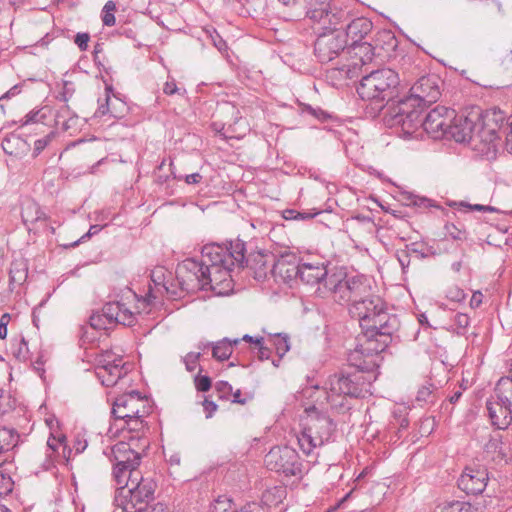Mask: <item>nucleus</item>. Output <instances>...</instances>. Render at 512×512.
Listing matches in <instances>:
<instances>
[{"mask_svg":"<svg viewBox=\"0 0 512 512\" xmlns=\"http://www.w3.org/2000/svg\"><path fill=\"white\" fill-rule=\"evenodd\" d=\"M245 252V243L239 239L229 242V245L207 244L202 248L200 261L186 259L178 265L177 279L187 292L210 289L223 294L230 288V273L235 266L243 267L246 262L257 280L271 274L275 262L273 254L257 252L246 258Z\"/></svg>","mask_w":512,"mask_h":512,"instance_id":"1","label":"nucleus"},{"mask_svg":"<svg viewBox=\"0 0 512 512\" xmlns=\"http://www.w3.org/2000/svg\"><path fill=\"white\" fill-rule=\"evenodd\" d=\"M307 17L318 32L314 43V54L321 63L331 62L337 57H346L347 40L341 30L348 21V13L328 3L310 8Z\"/></svg>","mask_w":512,"mask_h":512,"instance_id":"2","label":"nucleus"},{"mask_svg":"<svg viewBox=\"0 0 512 512\" xmlns=\"http://www.w3.org/2000/svg\"><path fill=\"white\" fill-rule=\"evenodd\" d=\"M364 298L350 306L351 316L358 319L363 334L368 337L391 340L393 333L399 328L398 318L396 315L389 314L383 301L371 291L368 297Z\"/></svg>","mask_w":512,"mask_h":512,"instance_id":"3","label":"nucleus"},{"mask_svg":"<svg viewBox=\"0 0 512 512\" xmlns=\"http://www.w3.org/2000/svg\"><path fill=\"white\" fill-rule=\"evenodd\" d=\"M400 79L396 71L390 68H381L363 76L357 93L370 102V116L376 117L385 106L399 93Z\"/></svg>","mask_w":512,"mask_h":512,"instance_id":"4","label":"nucleus"},{"mask_svg":"<svg viewBox=\"0 0 512 512\" xmlns=\"http://www.w3.org/2000/svg\"><path fill=\"white\" fill-rule=\"evenodd\" d=\"M116 489L114 504L123 512H144L154 500L157 487L150 477H144L141 472H132Z\"/></svg>","mask_w":512,"mask_h":512,"instance_id":"5","label":"nucleus"},{"mask_svg":"<svg viewBox=\"0 0 512 512\" xmlns=\"http://www.w3.org/2000/svg\"><path fill=\"white\" fill-rule=\"evenodd\" d=\"M148 446V439L138 436L129 438L128 441H120L110 448V453H106V455L114 462L112 475L117 484H122L132 472H140L138 466L141 455Z\"/></svg>","mask_w":512,"mask_h":512,"instance_id":"6","label":"nucleus"},{"mask_svg":"<svg viewBox=\"0 0 512 512\" xmlns=\"http://www.w3.org/2000/svg\"><path fill=\"white\" fill-rule=\"evenodd\" d=\"M369 280L363 275L348 276L343 270L331 273L324 283V293L331 294L338 303L350 306L368 297Z\"/></svg>","mask_w":512,"mask_h":512,"instance_id":"7","label":"nucleus"},{"mask_svg":"<svg viewBox=\"0 0 512 512\" xmlns=\"http://www.w3.org/2000/svg\"><path fill=\"white\" fill-rule=\"evenodd\" d=\"M414 98L400 100L389 106L384 122L390 127H399V135L404 139L418 138L422 135V111Z\"/></svg>","mask_w":512,"mask_h":512,"instance_id":"8","label":"nucleus"},{"mask_svg":"<svg viewBox=\"0 0 512 512\" xmlns=\"http://www.w3.org/2000/svg\"><path fill=\"white\" fill-rule=\"evenodd\" d=\"M307 411V425L297 436V441L302 452L310 455L315 448L332 440L336 425L328 415L318 412L315 407Z\"/></svg>","mask_w":512,"mask_h":512,"instance_id":"9","label":"nucleus"},{"mask_svg":"<svg viewBox=\"0 0 512 512\" xmlns=\"http://www.w3.org/2000/svg\"><path fill=\"white\" fill-rule=\"evenodd\" d=\"M390 342L391 340L362 334L357 338L356 347L348 353L347 361L359 372L373 371L377 366L378 355L387 348Z\"/></svg>","mask_w":512,"mask_h":512,"instance_id":"10","label":"nucleus"},{"mask_svg":"<svg viewBox=\"0 0 512 512\" xmlns=\"http://www.w3.org/2000/svg\"><path fill=\"white\" fill-rule=\"evenodd\" d=\"M266 467L285 476H299L302 473V464L295 449L283 446L273 447L265 456Z\"/></svg>","mask_w":512,"mask_h":512,"instance_id":"11","label":"nucleus"},{"mask_svg":"<svg viewBox=\"0 0 512 512\" xmlns=\"http://www.w3.org/2000/svg\"><path fill=\"white\" fill-rule=\"evenodd\" d=\"M366 381L364 377L359 373L350 375H332L329 377L326 386L324 388L326 393V400L329 402L331 397L334 395L350 396V397H361L366 391Z\"/></svg>","mask_w":512,"mask_h":512,"instance_id":"12","label":"nucleus"},{"mask_svg":"<svg viewBox=\"0 0 512 512\" xmlns=\"http://www.w3.org/2000/svg\"><path fill=\"white\" fill-rule=\"evenodd\" d=\"M480 112H471L467 116L456 117L451 122L449 134L456 142H469L477 144L480 141V134L478 135V129L480 128L479 120Z\"/></svg>","mask_w":512,"mask_h":512,"instance_id":"13","label":"nucleus"},{"mask_svg":"<svg viewBox=\"0 0 512 512\" xmlns=\"http://www.w3.org/2000/svg\"><path fill=\"white\" fill-rule=\"evenodd\" d=\"M454 115L455 110L444 106H437L428 112L423 119L422 130L434 139L448 136Z\"/></svg>","mask_w":512,"mask_h":512,"instance_id":"14","label":"nucleus"},{"mask_svg":"<svg viewBox=\"0 0 512 512\" xmlns=\"http://www.w3.org/2000/svg\"><path fill=\"white\" fill-rule=\"evenodd\" d=\"M478 121L480 141L487 145L493 144L495 140L504 136L505 127L510 122L505 123V114L499 109H491L484 114L480 113Z\"/></svg>","mask_w":512,"mask_h":512,"instance_id":"15","label":"nucleus"},{"mask_svg":"<svg viewBox=\"0 0 512 512\" xmlns=\"http://www.w3.org/2000/svg\"><path fill=\"white\" fill-rule=\"evenodd\" d=\"M147 414L146 400L136 391L123 394L113 402L112 415L116 421H124L136 415Z\"/></svg>","mask_w":512,"mask_h":512,"instance_id":"16","label":"nucleus"},{"mask_svg":"<svg viewBox=\"0 0 512 512\" xmlns=\"http://www.w3.org/2000/svg\"><path fill=\"white\" fill-rule=\"evenodd\" d=\"M441 79L435 75H427L419 78L410 89V96L418 105H430L435 103L440 95Z\"/></svg>","mask_w":512,"mask_h":512,"instance_id":"17","label":"nucleus"},{"mask_svg":"<svg viewBox=\"0 0 512 512\" xmlns=\"http://www.w3.org/2000/svg\"><path fill=\"white\" fill-rule=\"evenodd\" d=\"M300 260L296 254L288 252L275 259L271 276L276 282L291 285L298 280Z\"/></svg>","mask_w":512,"mask_h":512,"instance_id":"18","label":"nucleus"},{"mask_svg":"<svg viewBox=\"0 0 512 512\" xmlns=\"http://www.w3.org/2000/svg\"><path fill=\"white\" fill-rule=\"evenodd\" d=\"M330 275L324 262H300L298 279L307 285H318L317 292L322 297L327 295L323 292L324 283Z\"/></svg>","mask_w":512,"mask_h":512,"instance_id":"19","label":"nucleus"},{"mask_svg":"<svg viewBox=\"0 0 512 512\" xmlns=\"http://www.w3.org/2000/svg\"><path fill=\"white\" fill-rule=\"evenodd\" d=\"M488 481V473L485 469H474L467 467L459 477L457 484L459 489L466 494H481Z\"/></svg>","mask_w":512,"mask_h":512,"instance_id":"20","label":"nucleus"},{"mask_svg":"<svg viewBox=\"0 0 512 512\" xmlns=\"http://www.w3.org/2000/svg\"><path fill=\"white\" fill-rule=\"evenodd\" d=\"M374 57V48L368 42H352L350 46L346 47V59L351 60L347 65H343L341 70L347 67V72L350 73L352 69L369 64Z\"/></svg>","mask_w":512,"mask_h":512,"instance_id":"21","label":"nucleus"},{"mask_svg":"<svg viewBox=\"0 0 512 512\" xmlns=\"http://www.w3.org/2000/svg\"><path fill=\"white\" fill-rule=\"evenodd\" d=\"M486 407L492 424L501 430L508 428L512 422V407L502 404L500 400L491 396Z\"/></svg>","mask_w":512,"mask_h":512,"instance_id":"22","label":"nucleus"},{"mask_svg":"<svg viewBox=\"0 0 512 512\" xmlns=\"http://www.w3.org/2000/svg\"><path fill=\"white\" fill-rule=\"evenodd\" d=\"M108 323L132 326L135 322V315L124 304L115 301L106 303L102 310Z\"/></svg>","mask_w":512,"mask_h":512,"instance_id":"23","label":"nucleus"},{"mask_svg":"<svg viewBox=\"0 0 512 512\" xmlns=\"http://www.w3.org/2000/svg\"><path fill=\"white\" fill-rule=\"evenodd\" d=\"M130 370L131 364L121 361L115 365L105 368L104 370L97 371L96 375L104 386L110 387L116 385L118 381L124 378Z\"/></svg>","mask_w":512,"mask_h":512,"instance_id":"24","label":"nucleus"},{"mask_svg":"<svg viewBox=\"0 0 512 512\" xmlns=\"http://www.w3.org/2000/svg\"><path fill=\"white\" fill-rule=\"evenodd\" d=\"M372 22L365 17H358L346 24V40L351 39L352 42L362 41L372 30Z\"/></svg>","mask_w":512,"mask_h":512,"instance_id":"25","label":"nucleus"},{"mask_svg":"<svg viewBox=\"0 0 512 512\" xmlns=\"http://www.w3.org/2000/svg\"><path fill=\"white\" fill-rule=\"evenodd\" d=\"M3 151L11 156L21 158L30 151V144L20 135L11 133L2 141Z\"/></svg>","mask_w":512,"mask_h":512,"instance_id":"26","label":"nucleus"},{"mask_svg":"<svg viewBox=\"0 0 512 512\" xmlns=\"http://www.w3.org/2000/svg\"><path fill=\"white\" fill-rule=\"evenodd\" d=\"M151 282L149 284L148 293L146 294L147 301L150 303L157 299L159 295L164 292H168V288L165 283V270L163 267H157L151 271Z\"/></svg>","mask_w":512,"mask_h":512,"instance_id":"27","label":"nucleus"},{"mask_svg":"<svg viewBox=\"0 0 512 512\" xmlns=\"http://www.w3.org/2000/svg\"><path fill=\"white\" fill-rule=\"evenodd\" d=\"M239 343L240 338L230 339L227 337L214 342L212 345V357L220 362L228 360L233 353V347Z\"/></svg>","mask_w":512,"mask_h":512,"instance_id":"28","label":"nucleus"},{"mask_svg":"<svg viewBox=\"0 0 512 512\" xmlns=\"http://www.w3.org/2000/svg\"><path fill=\"white\" fill-rule=\"evenodd\" d=\"M493 396L502 404L512 407V378L502 377L496 384Z\"/></svg>","mask_w":512,"mask_h":512,"instance_id":"29","label":"nucleus"},{"mask_svg":"<svg viewBox=\"0 0 512 512\" xmlns=\"http://www.w3.org/2000/svg\"><path fill=\"white\" fill-rule=\"evenodd\" d=\"M145 416L146 415H136L123 421L124 424L122 426V429H127L128 432L131 434L128 437V439L137 438L138 436L141 437L142 439H147L145 437Z\"/></svg>","mask_w":512,"mask_h":512,"instance_id":"30","label":"nucleus"},{"mask_svg":"<svg viewBox=\"0 0 512 512\" xmlns=\"http://www.w3.org/2000/svg\"><path fill=\"white\" fill-rule=\"evenodd\" d=\"M268 342L275 349L276 354L283 358V356L290 350L289 336L283 333H276L270 335Z\"/></svg>","mask_w":512,"mask_h":512,"instance_id":"31","label":"nucleus"},{"mask_svg":"<svg viewBox=\"0 0 512 512\" xmlns=\"http://www.w3.org/2000/svg\"><path fill=\"white\" fill-rule=\"evenodd\" d=\"M21 215L25 224L45 219V214L40 210L38 204L34 202L27 203L23 208Z\"/></svg>","mask_w":512,"mask_h":512,"instance_id":"32","label":"nucleus"},{"mask_svg":"<svg viewBox=\"0 0 512 512\" xmlns=\"http://www.w3.org/2000/svg\"><path fill=\"white\" fill-rule=\"evenodd\" d=\"M121 361L122 358L120 356L115 355L112 351H103L97 354L94 359L96 365V372L99 370H104L105 368L115 365Z\"/></svg>","mask_w":512,"mask_h":512,"instance_id":"33","label":"nucleus"},{"mask_svg":"<svg viewBox=\"0 0 512 512\" xmlns=\"http://www.w3.org/2000/svg\"><path fill=\"white\" fill-rule=\"evenodd\" d=\"M10 282L22 284L27 279V267L22 261H15L11 264L10 268Z\"/></svg>","mask_w":512,"mask_h":512,"instance_id":"34","label":"nucleus"},{"mask_svg":"<svg viewBox=\"0 0 512 512\" xmlns=\"http://www.w3.org/2000/svg\"><path fill=\"white\" fill-rule=\"evenodd\" d=\"M286 494V490L283 487H274L272 489L266 490L263 493L262 499L263 502L268 506H277L282 502L284 496Z\"/></svg>","mask_w":512,"mask_h":512,"instance_id":"35","label":"nucleus"},{"mask_svg":"<svg viewBox=\"0 0 512 512\" xmlns=\"http://www.w3.org/2000/svg\"><path fill=\"white\" fill-rule=\"evenodd\" d=\"M18 435L12 429L0 428V454L9 451L14 447Z\"/></svg>","mask_w":512,"mask_h":512,"instance_id":"36","label":"nucleus"},{"mask_svg":"<svg viewBox=\"0 0 512 512\" xmlns=\"http://www.w3.org/2000/svg\"><path fill=\"white\" fill-rule=\"evenodd\" d=\"M14 482L4 468V464L0 463V497L6 496L13 490Z\"/></svg>","mask_w":512,"mask_h":512,"instance_id":"37","label":"nucleus"},{"mask_svg":"<svg viewBox=\"0 0 512 512\" xmlns=\"http://www.w3.org/2000/svg\"><path fill=\"white\" fill-rule=\"evenodd\" d=\"M441 512H478V509L469 502L453 501L446 504Z\"/></svg>","mask_w":512,"mask_h":512,"instance_id":"38","label":"nucleus"},{"mask_svg":"<svg viewBox=\"0 0 512 512\" xmlns=\"http://www.w3.org/2000/svg\"><path fill=\"white\" fill-rule=\"evenodd\" d=\"M90 326L96 330H107L111 323H108V319L104 316L101 311L94 312L89 318Z\"/></svg>","mask_w":512,"mask_h":512,"instance_id":"39","label":"nucleus"},{"mask_svg":"<svg viewBox=\"0 0 512 512\" xmlns=\"http://www.w3.org/2000/svg\"><path fill=\"white\" fill-rule=\"evenodd\" d=\"M453 323L456 326L455 331L458 335H464L470 324V318L465 313H457L453 318Z\"/></svg>","mask_w":512,"mask_h":512,"instance_id":"40","label":"nucleus"},{"mask_svg":"<svg viewBox=\"0 0 512 512\" xmlns=\"http://www.w3.org/2000/svg\"><path fill=\"white\" fill-rule=\"evenodd\" d=\"M203 371V368H199V373L194 378V384L197 389V391L200 392H207L211 388V379L210 377L206 375H201V372Z\"/></svg>","mask_w":512,"mask_h":512,"instance_id":"41","label":"nucleus"},{"mask_svg":"<svg viewBox=\"0 0 512 512\" xmlns=\"http://www.w3.org/2000/svg\"><path fill=\"white\" fill-rule=\"evenodd\" d=\"M454 206L456 207H463L467 208L470 211H478V212H497L498 210L490 205H481V204H469L467 202L461 201V202H454Z\"/></svg>","mask_w":512,"mask_h":512,"instance_id":"42","label":"nucleus"},{"mask_svg":"<svg viewBox=\"0 0 512 512\" xmlns=\"http://www.w3.org/2000/svg\"><path fill=\"white\" fill-rule=\"evenodd\" d=\"M201 352H189L183 357V362L185 364L186 369L189 372H192L197 367V363L200 359Z\"/></svg>","mask_w":512,"mask_h":512,"instance_id":"43","label":"nucleus"},{"mask_svg":"<svg viewBox=\"0 0 512 512\" xmlns=\"http://www.w3.org/2000/svg\"><path fill=\"white\" fill-rule=\"evenodd\" d=\"M446 297L453 302L459 303L462 302L466 298V293L463 289L453 286L450 287L446 292Z\"/></svg>","mask_w":512,"mask_h":512,"instance_id":"44","label":"nucleus"},{"mask_svg":"<svg viewBox=\"0 0 512 512\" xmlns=\"http://www.w3.org/2000/svg\"><path fill=\"white\" fill-rule=\"evenodd\" d=\"M232 501L226 496H220L213 505L212 512H228L231 509Z\"/></svg>","mask_w":512,"mask_h":512,"instance_id":"45","label":"nucleus"},{"mask_svg":"<svg viewBox=\"0 0 512 512\" xmlns=\"http://www.w3.org/2000/svg\"><path fill=\"white\" fill-rule=\"evenodd\" d=\"M433 391L434 386L432 384L422 386L417 392L416 400L424 403L431 401Z\"/></svg>","mask_w":512,"mask_h":512,"instance_id":"46","label":"nucleus"},{"mask_svg":"<svg viewBox=\"0 0 512 512\" xmlns=\"http://www.w3.org/2000/svg\"><path fill=\"white\" fill-rule=\"evenodd\" d=\"M249 14L258 13L265 6V0H241Z\"/></svg>","mask_w":512,"mask_h":512,"instance_id":"47","label":"nucleus"},{"mask_svg":"<svg viewBox=\"0 0 512 512\" xmlns=\"http://www.w3.org/2000/svg\"><path fill=\"white\" fill-rule=\"evenodd\" d=\"M446 233L454 240H463L466 238V231L458 228L456 225L450 223L445 225Z\"/></svg>","mask_w":512,"mask_h":512,"instance_id":"48","label":"nucleus"},{"mask_svg":"<svg viewBox=\"0 0 512 512\" xmlns=\"http://www.w3.org/2000/svg\"><path fill=\"white\" fill-rule=\"evenodd\" d=\"M52 138L53 134L51 133L41 139L36 140L34 143L33 156L37 157L48 146Z\"/></svg>","mask_w":512,"mask_h":512,"instance_id":"49","label":"nucleus"},{"mask_svg":"<svg viewBox=\"0 0 512 512\" xmlns=\"http://www.w3.org/2000/svg\"><path fill=\"white\" fill-rule=\"evenodd\" d=\"M320 212L316 211L314 213H301L295 210L289 209L285 211L284 217L285 219H311L318 215Z\"/></svg>","mask_w":512,"mask_h":512,"instance_id":"50","label":"nucleus"},{"mask_svg":"<svg viewBox=\"0 0 512 512\" xmlns=\"http://www.w3.org/2000/svg\"><path fill=\"white\" fill-rule=\"evenodd\" d=\"M27 353H28V344L25 341L24 338H22L18 342V348L17 350L13 351V355L19 360V361H25L27 359Z\"/></svg>","mask_w":512,"mask_h":512,"instance_id":"51","label":"nucleus"},{"mask_svg":"<svg viewBox=\"0 0 512 512\" xmlns=\"http://www.w3.org/2000/svg\"><path fill=\"white\" fill-rule=\"evenodd\" d=\"M406 200L408 201L407 205H414L419 207L431 206V201L429 199L422 198L413 194H408Z\"/></svg>","mask_w":512,"mask_h":512,"instance_id":"52","label":"nucleus"},{"mask_svg":"<svg viewBox=\"0 0 512 512\" xmlns=\"http://www.w3.org/2000/svg\"><path fill=\"white\" fill-rule=\"evenodd\" d=\"M43 118H44V116L40 115L39 110H32L27 115H25L23 120H21V125L25 126L30 123L42 122Z\"/></svg>","mask_w":512,"mask_h":512,"instance_id":"53","label":"nucleus"},{"mask_svg":"<svg viewBox=\"0 0 512 512\" xmlns=\"http://www.w3.org/2000/svg\"><path fill=\"white\" fill-rule=\"evenodd\" d=\"M215 389L220 394V398H226L232 392V386L226 381H218Z\"/></svg>","mask_w":512,"mask_h":512,"instance_id":"54","label":"nucleus"},{"mask_svg":"<svg viewBox=\"0 0 512 512\" xmlns=\"http://www.w3.org/2000/svg\"><path fill=\"white\" fill-rule=\"evenodd\" d=\"M89 39L90 36L88 33H77L74 42L81 51H85L88 47Z\"/></svg>","mask_w":512,"mask_h":512,"instance_id":"55","label":"nucleus"},{"mask_svg":"<svg viewBox=\"0 0 512 512\" xmlns=\"http://www.w3.org/2000/svg\"><path fill=\"white\" fill-rule=\"evenodd\" d=\"M256 347L258 348L257 356L259 360H268L271 357L272 351L265 345L264 339L262 340V344H258Z\"/></svg>","mask_w":512,"mask_h":512,"instance_id":"56","label":"nucleus"},{"mask_svg":"<svg viewBox=\"0 0 512 512\" xmlns=\"http://www.w3.org/2000/svg\"><path fill=\"white\" fill-rule=\"evenodd\" d=\"M11 320L9 313H4L0 318V339L7 337V326Z\"/></svg>","mask_w":512,"mask_h":512,"instance_id":"57","label":"nucleus"},{"mask_svg":"<svg viewBox=\"0 0 512 512\" xmlns=\"http://www.w3.org/2000/svg\"><path fill=\"white\" fill-rule=\"evenodd\" d=\"M504 136L506 149L512 154V120L506 125Z\"/></svg>","mask_w":512,"mask_h":512,"instance_id":"58","label":"nucleus"},{"mask_svg":"<svg viewBox=\"0 0 512 512\" xmlns=\"http://www.w3.org/2000/svg\"><path fill=\"white\" fill-rule=\"evenodd\" d=\"M179 90L180 89L177 87L174 79H172L171 81H167L163 87V92L166 95H174L176 93H179Z\"/></svg>","mask_w":512,"mask_h":512,"instance_id":"59","label":"nucleus"},{"mask_svg":"<svg viewBox=\"0 0 512 512\" xmlns=\"http://www.w3.org/2000/svg\"><path fill=\"white\" fill-rule=\"evenodd\" d=\"M100 230H101V226L100 225H92V226H90L89 231L85 235H83L79 240H77L74 243H72L71 246L72 247L77 246L79 244V242L83 241L86 238L91 237L92 235L97 234Z\"/></svg>","mask_w":512,"mask_h":512,"instance_id":"60","label":"nucleus"},{"mask_svg":"<svg viewBox=\"0 0 512 512\" xmlns=\"http://www.w3.org/2000/svg\"><path fill=\"white\" fill-rule=\"evenodd\" d=\"M203 409L206 413V418H211L213 413L217 410V405L213 401L206 399L203 402Z\"/></svg>","mask_w":512,"mask_h":512,"instance_id":"61","label":"nucleus"},{"mask_svg":"<svg viewBox=\"0 0 512 512\" xmlns=\"http://www.w3.org/2000/svg\"><path fill=\"white\" fill-rule=\"evenodd\" d=\"M486 450L501 453V441L497 438H492L486 444Z\"/></svg>","mask_w":512,"mask_h":512,"instance_id":"62","label":"nucleus"},{"mask_svg":"<svg viewBox=\"0 0 512 512\" xmlns=\"http://www.w3.org/2000/svg\"><path fill=\"white\" fill-rule=\"evenodd\" d=\"M21 89L19 85H14L7 92H5L2 96H0V101L10 99L20 93Z\"/></svg>","mask_w":512,"mask_h":512,"instance_id":"63","label":"nucleus"},{"mask_svg":"<svg viewBox=\"0 0 512 512\" xmlns=\"http://www.w3.org/2000/svg\"><path fill=\"white\" fill-rule=\"evenodd\" d=\"M482 299H483V294L479 291L477 292H474L472 297H471V300H470V305L472 308H477L480 306V304L482 303Z\"/></svg>","mask_w":512,"mask_h":512,"instance_id":"64","label":"nucleus"}]
</instances>
